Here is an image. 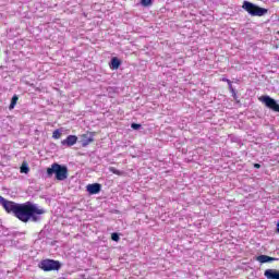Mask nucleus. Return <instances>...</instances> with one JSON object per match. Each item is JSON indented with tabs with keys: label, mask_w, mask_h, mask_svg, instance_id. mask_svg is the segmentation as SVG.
<instances>
[{
	"label": "nucleus",
	"mask_w": 279,
	"mask_h": 279,
	"mask_svg": "<svg viewBox=\"0 0 279 279\" xmlns=\"http://www.w3.org/2000/svg\"><path fill=\"white\" fill-rule=\"evenodd\" d=\"M0 206H2L9 215H14L22 223H28V221L36 223L40 219V216L46 213L45 209L39 208L31 202L19 204L13 201H8L3 196H0Z\"/></svg>",
	"instance_id": "f257e3e1"
},
{
	"label": "nucleus",
	"mask_w": 279,
	"mask_h": 279,
	"mask_svg": "<svg viewBox=\"0 0 279 279\" xmlns=\"http://www.w3.org/2000/svg\"><path fill=\"white\" fill-rule=\"evenodd\" d=\"M53 174L56 180H58L59 182H64V180L69 178V168L66 166L54 162L51 165L50 168H47L48 178H52Z\"/></svg>",
	"instance_id": "f03ea898"
},
{
	"label": "nucleus",
	"mask_w": 279,
	"mask_h": 279,
	"mask_svg": "<svg viewBox=\"0 0 279 279\" xmlns=\"http://www.w3.org/2000/svg\"><path fill=\"white\" fill-rule=\"evenodd\" d=\"M242 8L251 16H265V14H267V12H268L267 9L260 8L250 1H244Z\"/></svg>",
	"instance_id": "7ed1b4c3"
},
{
	"label": "nucleus",
	"mask_w": 279,
	"mask_h": 279,
	"mask_svg": "<svg viewBox=\"0 0 279 279\" xmlns=\"http://www.w3.org/2000/svg\"><path fill=\"white\" fill-rule=\"evenodd\" d=\"M242 8L251 16H265V14H267V12H268L267 9L260 8L250 1H244Z\"/></svg>",
	"instance_id": "20e7f679"
},
{
	"label": "nucleus",
	"mask_w": 279,
	"mask_h": 279,
	"mask_svg": "<svg viewBox=\"0 0 279 279\" xmlns=\"http://www.w3.org/2000/svg\"><path fill=\"white\" fill-rule=\"evenodd\" d=\"M60 267H62L60 262L53 259H44L39 263V269L43 271H58Z\"/></svg>",
	"instance_id": "39448f33"
},
{
	"label": "nucleus",
	"mask_w": 279,
	"mask_h": 279,
	"mask_svg": "<svg viewBox=\"0 0 279 279\" xmlns=\"http://www.w3.org/2000/svg\"><path fill=\"white\" fill-rule=\"evenodd\" d=\"M259 101H262V104H264L266 108L272 110V112H279V104L276 101V99L269 96H262L259 98Z\"/></svg>",
	"instance_id": "423d86ee"
},
{
	"label": "nucleus",
	"mask_w": 279,
	"mask_h": 279,
	"mask_svg": "<svg viewBox=\"0 0 279 279\" xmlns=\"http://www.w3.org/2000/svg\"><path fill=\"white\" fill-rule=\"evenodd\" d=\"M82 147H88L90 143H95V133H85L81 136Z\"/></svg>",
	"instance_id": "0eeeda50"
},
{
	"label": "nucleus",
	"mask_w": 279,
	"mask_h": 279,
	"mask_svg": "<svg viewBox=\"0 0 279 279\" xmlns=\"http://www.w3.org/2000/svg\"><path fill=\"white\" fill-rule=\"evenodd\" d=\"M86 189L89 195H97V193L101 192V184L99 183L88 184Z\"/></svg>",
	"instance_id": "6e6552de"
},
{
	"label": "nucleus",
	"mask_w": 279,
	"mask_h": 279,
	"mask_svg": "<svg viewBox=\"0 0 279 279\" xmlns=\"http://www.w3.org/2000/svg\"><path fill=\"white\" fill-rule=\"evenodd\" d=\"M77 143V136L76 135H69L65 140L61 142L62 145H66L68 147H73Z\"/></svg>",
	"instance_id": "1a4fd4ad"
},
{
	"label": "nucleus",
	"mask_w": 279,
	"mask_h": 279,
	"mask_svg": "<svg viewBox=\"0 0 279 279\" xmlns=\"http://www.w3.org/2000/svg\"><path fill=\"white\" fill-rule=\"evenodd\" d=\"M264 276L267 279H279V271L275 269H266Z\"/></svg>",
	"instance_id": "9d476101"
},
{
	"label": "nucleus",
	"mask_w": 279,
	"mask_h": 279,
	"mask_svg": "<svg viewBox=\"0 0 279 279\" xmlns=\"http://www.w3.org/2000/svg\"><path fill=\"white\" fill-rule=\"evenodd\" d=\"M256 260L258 263L265 264V263H274V260H278L276 257H270L268 255H259L256 257Z\"/></svg>",
	"instance_id": "9b49d317"
},
{
	"label": "nucleus",
	"mask_w": 279,
	"mask_h": 279,
	"mask_svg": "<svg viewBox=\"0 0 279 279\" xmlns=\"http://www.w3.org/2000/svg\"><path fill=\"white\" fill-rule=\"evenodd\" d=\"M109 66L112 71H117L119 66H121V60H119L117 57H113Z\"/></svg>",
	"instance_id": "f8f14e48"
},
{
	"label": "nucleus",
	"mask_w": 279,
	"mask_h": 279,
	"mask_svg": "<svg viewBox=\"0 0 279 279\" xmlns=\"http://www.w3.org/2000/svg\"><path fill=\"white\" fill-rule=\"evenodd\" d=\"M19 101V96L14 95L11 99V104L9 106L10 110H14V107L16 106V102Z\"/></svg>",
	"instance_id": "ddd939ff"
},
{
	"label": "nucleus",
	"mask_w": 279,
	"mask_h": 279,
	"mask_svg": "<svg viewBox=\"0 0 279 279\" xmlns=\"http://www.w3.org/2000/svg\"><path fill=\"white\" fill-rule=\"evenodd\" d=\"M20 172L21 173H29V167L27 166V162L22 163V166L20 167Z\"/></svg>",
	"instance_id": "4468645a"
},
{
	"label": "nucleus",
	"mask_w": 279,
	"mask_h": 279,
	"mask_svg": "<svg viewBox=\"0 0 279 279\" xmlns=\"http://www.w3.org/2000/svg\"><path fill=\"white\" fill-rule=\"evenodd\" d=\"M222 82H227L229 89L231 90V93H233V97H236V93L234 92V88H232V81L228 78H222Z\"/></svg>",
	"instance_id": "2eb2a0df"
},
{
	"label": "nucleus",
	"mask_w": 279,
	"mask_h": 279,
	"mask_svg": "<svg viewBox=\"0 0 279 279\" xmlns=\"http://www.w3.org/2000/svg\"><path fill=\"white\" fill-rule=\"evenodd\" d=\"M109 171H110L111 173H113L114 175H123V171L118 170V169L114 168V167H110V168H109Z\"/></svg>",
	"instance_id": "dca6fc26"
},
{
	"label": "nucleus",
	"mask_w": 279,
	"mask_h": 279,
	"mask_svg": "<svg viewBox=\"0 0 279 279\" xmlns=\"http://www.w3.org/2000/svg\"><path fill=\"white\" fill-rule=\"evenodd\" d=\"M153 3H154V0H141V4L144 8H149V5H153Z\"/></svg>",
	"instance_id": "f3484780"
},
{
	"label": "nucleus",
	"mask_w": 279,
	"mask_h": 279,
	"mask_svg": "<svg viewBox=\"0 0 279 279\" xmlns=\"http://www.w3.org/2000/svg\"><path fill=\"white\" fill-rule=\"evenodd\" d=\"M62 136V133L60 132V130H54L53 133H52V138L54 140H58V138H61Z\"/></svg>",
	"instance_id": "a211bd4d"
},
{
	"label": "nucleus",
	"mask_w": 279,
	"mask_h": 279,
	"mask_svg": "<svg viewBox=\"0 0 279 279\" xmlns=\"http://www.w3.org/2000/svg\"><path fill=\"white\" fill-rule=\"evenodd\" d=\"M111 239H112V241H116V243H119L121 238L119 236V233H112Z\"/></svg>",
	"instance_id": "6ab92c4d"
},
{
	"label": "nucleus",
	"mask_w": 279,
	"mask_h": 279,
	"mask_svg": "<svg viewBox=\"0 0 279 279\" xmlns=\"http://www.w3.org/2000/svg\"><path fill=\"white\" fill-rule=\"evenodd\" d=\"M131 128H132V130H141V124L132 123Z\"/></svg>",
	"instance_id": "aec40b11"
},
{
	"label": "nucleus",
	"mask_w": 279,
	"mask_h": 279,
	"mask_svg": "<svg viewBox=\"0 0 279 279\" xmlns=\"http://www.w3.org/2000/svg\"><path fill=\"white\" fill-rule=\"evenodd\" d=\"M255 169H260V163H254Z\"/></svg>",
	"instance_id": "412c9836"
},
{
	"label": "nucleus",
	"mask_w": 279,
	"mask_h": 279,
	"mask_svg": "<svg viewBox=\"0 0 279 279\" xmlns=\"http://www.w3.org/2000/svg\"><path fill=\"white\" fill-rule=\"evenodd\" d=\"M277 232H279V222L277 223Z\"/></svg>",
	"instance_id": "4be33fe9"
}]
</instances>
